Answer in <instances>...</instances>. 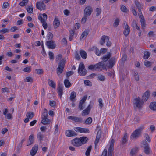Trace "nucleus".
Listing matches in <instances>:
<instances>
[{
    "label": "nucleus",
    "instance_id": "f3484780",
    "mask_svg": "<svg viewBox=\"0 0 156 156\" xmlns=\"http://www.w3.org/2000/svg\"><path fill=\"white\" fill-rule=\"evenodd\" d=\"M79 139L80 140V144L81 146L83 145L86 144L88 140V138L87 137L85 136H83L80 137Z\"/></svg>",
    "mask_w": 156,
    "mask_h": 156
},
{
    "label": "nucleus",
    "instance_id": "4be33fe9",
    "mask_svg": "<svg viewBox=\"0 0 156 156\" xmlns=\"http://www.w3.org/2000/svg\"><path fill=\"white\" fill-rule=\"evenodd\" d=\"M107 52V49H96L95 53L98 56L100 55L101 54H103Z\"/></svg>",
    "mask_w": 156,
    "mask_h": 156
},
{
    "label": "nucleus",
    "instance_id": "20e7f679",
    "mask_svg": "<svg viewBox=\"0 0 156 156\" xmlns=\"http://www.w3.org/2000/svg\"><path fill=\"white\" fill-rule=\"evenodd\" d=\"M135 102L134 103V105L139 109H141L144 101L138 97L135 99Z\"/></svg>",
    "mask_w": 156,
    "mask_h": 156
},
{
    "label": "nucleus",
    "instance_id": "9d476101",
    "mask_svg": "<svg viewBox=\"0 0 156 156\" xmlns=\"http://www.w3.org/2000/svg\"><path fill=\"white\" fill-rule=\"evenodd\" d=\"M142 143L143 144L144 152L146 154H149L150 148L147 142L146 141H143Z\"/></svg>",
    "mask_w": 156,
    "mask_h": 156
},
{
    "label": "nucleus",
    "instance_id": "39448f33",
    "mask_svg": "<svg viewBox=\"0 0 156 156\" xmlns=\"http://www.w3.org/2000/svg\"><path fill=\"white\" fill-rule=\"evenodd\" d=\"M78 73L80 74L82 76H84L86 74L87 71L83 63L81 62L80 64L78 69Z\"/></svg>",
    "mask_w": 156,
    "mask_h": 156
},
{
    "label": "nucleus",
    "instance_id": "aec40b11",
    "mask_svg": "<svg viewBox=\"0 0 156 156\" xmlns=\"http://www.w3.org/2000/svg\"><path fill=\"white\" fill-rule=\"evenodd\" d=\"M57 92L60 96V98H61L63 94V87L61 85H59L58 86L57 88Z\"/></svg>",
    "mask_w": 156,
    "mask_h": 156
},
{
    "label": "nucleus",
    "instance_id": "603ef678",
    "mask_svg": "<svg viewBox=\"0 0 156 156\" xmlns=\"http://www.w3.org/2000/svg\"><path fill=\"white\" fill-rule=\"evenodd\" d=\"M95 11L97 12L96 16H98L101 13V9L100 8H97L95 9Z\"/></svg>",
    "mask_w": 156,
    "mask_h": 156
},
{
    "label": "nucleus",
    "instance_id": "393cba45",
    "mask_svg": "<svg viewBox=\"0 0 156 156\" xmlns=\"http://www.w3.org/2000/svg\"><path fill=\"white\" fill-rule=\"evenodd\" d=\"M34 115L33 112L31 111L28 112L26 114V116L30 119H32L34 116Z\"/></svg>",
    "mask_w": 156,
    "mask_h": 156
},
{
    "label": "nucleus",
    "instance_id": "2f4dec72",
    "mask_svg": "<svg viewBox=\"0 0 156 156\" xmlns=\"http://www.w3.org/2000/svg\"><path fill=\"white\" fill-rule=\"evenodd\" d=\"M48 82L49 85L51 86V87L55 88L56 87V84L52 80L48 79Z\"/></svg>",
    "mask_w": 156,
    "mask_h": 156
},
{
    "label": "nucleus",
    "instance_id": "b1692460",
    "mask_svg": "<svg viewBox=\"0 0 156 156\" xmlns=\"http://www.w3.org/2000/svg\"><path fill=\"white\" fill-rule=\"evenodd\" d=\"M111 54L110 52L108 53L107 54L103 56L102 59L104 61L106 62L111 57Z\"/></svg>",
    "mask_w": 156,
    "mask_h": 156
},
{
    "label": "nucleus",
    "instance_id": "6ab92c4d",
    "mask_svg": "<svg viewBox=\"0 0 156 156\" xmlns=\"http://www.w3.org/2000/svg\"><path fill=\"white\" fill-rule=\"evenodd\" d=\"M149 95L150 92L149 91H146L143 95L142 99L144 102L146 101L149 98Z\"/></svg>",
    "mask_w": 156,
    "mask_h": 156
},
{
    "label": "nucleus",
    "instance_id": "f704fd0d",
    "mask_svg": "<svg viewBox=\"0 0 156 156\" xmlns=\"http://www.w3.org/2000/svg\"><path fill=\"white\" fill-rule=\"evenodd\" d=\"M64 83L65 87L66 88H69L71 86V84L68 79H65Z\"/></svg>",
    "mask_w": 156,
    "mask_h": 156
},
{
    "label": "nucleus",
    "instance_id": "5fc2aeb1",
    "mask_svg": "<svg viewBox=\"0 0 156 156\" xmlns=\"http://www.w3.org/2000/svg\"><path fill=\"white\" fill-rule=\"evenodd\" d=\"M121 9L122 12H126L128 10L126 7L124 5H122L121 8Z\"/></svg>",
    "mask_w": 156,
    "mask_h": 156
},
{
    "label": "nucleus",
    "instance_id": "8fccbe9b",
    "mask_svg": "<svg viewBox=\"0 0 156 156\" xmlns=\"http://www.w3.org/2000/svg\"><path fill=\"white\" fill-rule=\"evenodd\" d=\"M47 37L48 40H51L53 37V34L51 32H49L47 34Z\"/></svg>",
    "mask_w": 156,
    "mask_h": 156
},
{
    "label": "nucleus",
    "instance_id": "3c124183",
    "mask_svg": "<svg viewBox=\"0 0 156 156\" xmlns=\"http://www.w3.org/2000/svg\"><path fill=\"white\" fill-rule=\"evenodd\" d=\"M84 103H82V102H80L78 106V109L80 110H82L83 109L84 107L83 105Z\"/></svg>",
    "mask_w": 156,
    "mask_h": 156
},
{
    "label": "nucleus",
    "instance_id": "c756f323",
    "mask_svg": "<svg viewBox=\"0 0 156 156\" xmlns=\"http://www.w3.org/2000/svg\"><path fill=\"white\" fill-rule=\"evenodd\" d=\"M37 137L39 138L40 142H41L43 140V139L44 137V135L41 132H39L37 135Z\"/></svg>",
    "mask_w": 156,
    "mask_h": 156
},
{
    "label": "nucleus",
    "instance_id": "4d7b16f0",
    "mask_svg": "<svg viewBox=\"0 0 156 156\" xmlns=\"http://www.w3.org/2000/svg\"><path fill=\"white\" fill-rule=\"evenodd\" d=\"M74 73V72L73 71H70L66 73V76L68 78L69 76L73 74Z\"/></svg>",
    "mask_w": 156,
    "mask_h": 156
},
{
    "label": "nucleus",
    "instance_id": "0eeeda50",
    "mask_svg": "<svg viewBox=\"0 0 156 156\" xmlns=\"http://www.w3.org/2000/svg\"><path fill=\"white\" fill-rule=\"evenodd\" d=\"M69 119H70L76 122L81 123L83 122V119L81 117H78L76 116H69L67 117Z\"/></svg>",
    "mask_w": 156,
    "mask_h": 156
},
{
    "label": "nucleus",
    "instance_id": "cd10ccee",
    "mask_svg": "<svg viewBox=\"0 0 156 156\" xmlns=\"http://www.w3.org/2000/svg\"><path fill=\"white\" fill-rule=\"evenodd\" d=\"M149 107L151 110H156V102H152L151 103Z\"/></svg>",
    "mask_w": 156,
    "mask_h": 156
},
{
    "label": "nucleus",
    "instance_id": "bb28decb",
    "mask_svg": "<svg viewBox=\"0 0 156 156\" xmlns=\"http://www.w3.org/2000/svg\"><path fill=\"white\" fill-rule=\"evenodd\" d=\"M80 53L81 57L85 59L87 58V54L86 52L84 50H81L80 51Z\"/></svg>",
    "mask_w": 156,
    "mask_h": 156
},
{
    "label": "nucleus",
    "instance_id": "bf43d9fd",
    "mask_svg": "<svg viewBox=\"0 0 156 156\" xmlns=\"http://www.w3.org/2000/svg\"><path fill=\"white\" fill-rule=\"evenodd\" d=\"M87 16H88L84 15V17L82 18L81 20V22L82 23H84L86 22L87 19Z\"/></svg>",
    "mask_w": 156,
    "mask_h": 156
},
{
    "label": "nucleus",
    "instance_id": "864d4df0",
    "mask_svg": "<svg viewBox=\"0 0 156 156\" xmlns=\"http://www.w3.org/2000/svg\"><path fill=\"white\" fill-rule=\"evenodd\" d=\"M23 71L25 72L29 73L31 71V66H28L25 68L23 69Z\"/></svg>",
    "mask_w": 156,
    "mask_h": 156
},
{
    "label": "nucleus",
    "instance_id": "f257e3e1",
    "mask_svg": "<svg viewBox=\"0 0 156 156\" xmlns=\"http://www.w3.org/2000/svg\"><path fill=\"white\" fill-rule=\"evenodd\" d=\"M144 128V127L143 126L139 127L132 133L130 136L131 138L133 139L138 138L141 135L142 131Z\"/></svg>",
    "mask_w": 156,
    "mask_h": 156
},
{
    "label": "nucleus",
    "instance_id": "e2e57ef3",
    "mask_svg": "<svg viewBox=\"0 0 156 156\" xmlns=\"http://www.w3.org/2000/svg\"><path fill=\"white\" fill-rule=\"evenodd\" d=\"M102 99L100 98L98 100V102L99 103V106L101 108H102L103 107V104L102 103Z\"/></svg>",
    "mask_w": 156,
    "mask_h": 156
},
{
    "label": "nucleus",
    "instance_id": "a18cd8bd",
    "mask_svg": "<svg viewBox=\"0 0 156 156\" xmlns=\"http://www.w3.org/2000/svg\"><path fill=\"white\" fill-rule=\"evenodd\" d=\"M89 132V130L88 128H82L81 129V133H88Z\"/></svg>",
    "mask_w": 156,
    "mask_h": 156
},
{
    "label": "nucleus",
    "instance_id": "6e6552de",
    "mask_svg": "<svg viewBox=\"0 0 156 156\" xmlns=\"http://www.w3.org/2000/svg\"><path fill=\"white\" fill-rule=\"evenodd\" d=\"M36 6L38 9L41 11L44 10L46 9V5L43 1L37 2Z\"/></svg>",
    "mask_w": 156,
    "mask_h": 156
},
{
    "label": "nucleus",
    "instance_id": "052dcab7",
    "mask_svg": "<svg viewBox=\"0 0 156 156\" xmlns=\"http://www.w3.org/2000/svg\"><path fill=\"white\" fill-rule=\"evenodd\" d=\"M75 58L76 59L78 60L80 59V57L79 55L78 51H76L75 54Z\"/></svg>",
    "mask_w": 156,
    "mask_h": 156
},
{
    "label": "nucleus",
    "instance_id": "1a4fd4ad",
    "mask_svg": "<svg viewBox=\"0 0 156 156\" xmlns=\"http://www.w3.org/2000/svg\"><path fill=\"white\" fill-rule=\"evenodd\" d=\"M93 11V9L91 6H87L84 10V15L88 16L90 15Z\"/></svg>",
    "mask_w": 156,
    "mask_h": 156
},
{
    "label": "nucleus",
    "instance_id": "49530a36",
    "mask_svg": "<svg viewBox=\"0 0 156 156\" xmlns=\"http://www.w3.org/2000/svg\"><path fill=\"white\" fill-rule=\"evenodd\" d=\"M144 65L147 67H149L152 65V63L151 62L147 60H146L145 61H144Z\"/></svg>",
    "mask_w": 156,
    "mask_h": 156
},
{
    "label": "nucleus",
    "instance_id": "338daca9",
    "mask_svg": "<svg viewBox=\"0 0 156 156\" xmlns=\"http://www.w3.org/2000/svg\"><path fill=\"white\" fill-rule=\"evenodd\" d=\"M49 56L50 58L51 59H54V55L53 53L51 52H49Z\"/></svg>",
    "mask_w": 156,
    "mask_h": 156
},
{
    "label": "nucleus",
    "instance_id": "c9c22d12",
    "mask_svg": "<svg viewBox=\"0 0 156 156\" xmlns=\"http://www.w3.org/2000/svg\"><path fill=\"white\" fill-rule=\"evenodd\" d=\"M89 30H88L85 31L83 32L80 37V39H81L83 38L84 37H86L87 36L89 33Z\"/></svg>",
    "mask_w": 156,
    "mask_h": 156
},
{
    "label": "nucleus",
    "instance_id": "9b49d317",
    "mask_svg": "<svg viewBox=\"0 0 156 156\" xmlns=\"http://www.w3.org/2000/svg\"><path fill=\"white\" fill-rule=\"evenodd\" d=\"M46 44L48 48L50 49H54L56 46L55 42L52 40L47 41Z\"/></svg>",
    "mask_w": 156,
    "mask_h": 156
},
{
    "label": "nucleus",
    "instance_id": "de8ad7c7",
    "mask_svg": "<svg viewBox=\"0 0 156 156\" xmlns=\"http://www.w3.org/2000/svg\"><path fill=\"white\" fill-rule=\"evenodd\" d=\"M105 61H103L98 63L100 67H101L103 69L106 68V67L105 66Z\"/></svg>",
    "mask_w": 156,
    "mask_h": 156
},
{
    "label": "nucleus",
    "instance_id": "72a5a7b5",
    "mask_svg": "<svg viewBox=\"0 0 156 156\" xmlns=\"http://www.w3.org/2000/svg\"><path fill=\"white\" fill-rule=\"evenodd\" d=\"M92 122V118L90 117H88L84 122V124L87 125H89L91 124Z\"/></svg>",
    "mask_w": 156,
    "mask_h": 156
},
{
    "label": "nucleus",
    "instance_id": "774afa93",
    "mask_svg": "<svg viewBox=\"0 0 156 156\" xmlns=\"http://www.w3.org/2000/svg\"><path fill=\"white\" fill-rule=\"evenodd\" d=\"M17 29V27L15 26H14L12 27L10 30V31L12 32H14Z\"/></svg>",
    "mask_w": 156,
    "mask_h": 156
},
{
    "label": "nucleus",
    "instance_id": "7ed1b4c3",
    "mask_svg": "<svg viewBox=\"0 0 156 156\" xmlns=\"http://www.w3.org/2000/svg\"><path fill=\"white\" fill-rule=\"evenodd\" d=\"M65 59H62L59 63L57 69V73L58 75H60L62 72L65 64Z\"/></svg>",
    "mask_w": 156,
    "mask_h": 156
},
{
    "label": "nucleus",
    "instance_id": "69168bd1",
    "mask_svg": "<svg viewBox=\"0 0 156 156\" xmlns=\"http://www.w3.org/2000/svg\"><path fill=\"white\" fill-rule=\"evenodd\" d=\"M9 4L7 2H4L3 4L2 8L3 9L6 8L9 6Z\"/></svg>",
    "mask_w": 156,
    "mask_h": 156
},
{
    "label": "nucleus",
    "instance_id": "c85d7f7f",
    "mask_svg": "<svg viewBox=\"0 0 156 156\" xmlns=\"http://www.w3.org/2000/svg\"><path fill=\"white\" fill-rule=\"evenodd\" d=\"M90 105H89V106L87 107V109H85L82 111V116L86 115L89 114L90 110V109L89 108V107Z\"/></svg>",
    "mask_w": 156,
    "mask_h": 156
},
{
    "label": "nucleus",
    "instance_id": "f8f14e48",
    "mask_svg": "<svg viewBox=\"0 0 156 156\" xmlns=\"http://www.w3.org/2000/svg\"><path fill=\"white\" fill-rule=\"evenodd\" d=\"M72 144L73 146L76 147L81 146L80 140L79 138H76L71 141Z\"/></svg>",
    "mask_w": 156,
    "mask_h": 156
},
{
    "label": "nucleus",
    "instance_id": "0e129e2a",
    "mask_svg": "<svg viewBox=\"0 0 156 156\" xmlns=\"http://www.w3.org/2000/svg\"><path fill=\"white\" fill-rule=\"evenodd\" d=\"M27 80V82H33V79L30 77L28 76L26 78Z\"/></svg>",
    "mask_w": 156,
    "mask_h": 156
},
{
    "label": "nucleus",
    "instance_id": "ea45409f",
    "mask_svg": "<svg viewBox=\"0 0 156 156\" xmlns=\"http://www.w3.org/2000/svg\"><path fill=\"white\" fill-rule=\"evenodd\" d=\"M26 9L29 13H31L33 12V9L32 5L28 6L26 8Z\"/></svg>",
    "mask_w": 156,
    "mask_h": 156
},
{
    "label": "nucleus",
    "instance_id": "5701e85b",
    "mask_svg": "<svg viewBox=\"0 0 156 156\" xmlns=\"http://www.w3.org/2000/svg\"><path fill=\"white\" fill-rule=\"evenodd\" d=\"M135 4L138 9V11L140 12H141V9L142 8V5L140 3L139 1L137 0H136L135 2Z\"/></svg>",
    "mask_w": 156,
    "mask_h": 156
},
{
    "label": "nucleus",
    "instance_id": "2eb2a0df",
    "mask_svg": "<svg viewBox=\"0 0 156 156\" xmlns=\"http://www.w3.org/2000/svg\"><path fill=\"white\" fill-rule=\"evenodd\" d=\"M130 32V29L128 25L126 23L124 28V30L123 32V34L126 37L129 34Z\"/></svg>",
    "mask_w": 156,
    "mask_h": 156
},
{
    "label": "nucleus",
    "instance_id": "412c9836",
    "mask_svg": "<svg viewBox=\"0 0 156 156\" xmlns=\"http://www.w3.org/2000/svg\"><path fill=\"white\" fill-rule=\"evenodd\" d=\"M60 24V22L58 18L55 17L53 22V25L54 28H57L59 26Z\"/></svg>",
    "mask_w": 156,
    "mask_h": 156
},
{
    "label": "nucleus",
    "instance_id": "58836bf2",
    "mask_svg": "<svg viewBox=\"0 0 156 156\" xmlns=\"http://www.w3.org/2000/svg\"><path fill=\"white\" fill-rule=\"evenodd\" d=\"M76 93L74 91L72 92L71 93L70 99L71 101H73V100L76 97Z\"/></svg>",
    "mask_w": 156,
    "mask_h": 156
},
{
    "label": "nucleus",
    "instance_id": "ddd939ff",
    "mask_svg": "<svg viewBox=\"0 0 156 156\" xmlns=\"http://www.w3.org/2000/svg\"><path fill=\"white\" fill-rule=\"evenodd\" d=\"M65 134L67 136L69 137L76 136L77 135V133L74 131L69 130H66Z\"/></svg>",
    "mask_w": 156,
    "mask_h": 156
},
{
    "label": "nucleus",
    "instance_id": "7c9ffc66",
    "mask_svg": "<svg viewBox=\"0 0 156 156\" xmlns=\"http://www.w3.org/2000/svg\"><path fill=\"white\" fill-rule=\"evenodd\" d=\"M128 140V136L127 133L125 132L122 138V143L123 144H125Z\"/></svg>",
    "mask_w": 156,
    "mask_h": 156
},
{
    "label": "nucleus",
    "instance_id": "f03ea898",
    "mask_svg": "<svg viewBox=\"0 0 156 156\" xmlns=\"http://www.w3.org/2000/svg\"><path fill=\"white\" fill-rule=\"evenodd\" d=\"M47 16L46 13H43L42 14L40 13L38 16V19L43 23L42 25L44 29H46L47 28V24L45 22L47 19Z\"/></svg>",
    "mask_w": 156,
    "mask_h": 156
},
{
    "label": "nucleus",
    "instance_id": "4c0bfd02",
    "mask_svg": "<svg viewBox=\"0 0 156 156\" xmlns=\"http://www.w3.org/2000/svg\"><path fill=\"white\" fill-rule=\"evenodd\" d=\"M144 56L143 57V58L145 59H147L150 55V53L147 51H145L144 52Z\"/></svg>",
    "mask_w": 156,
    "mask_h": 156
},
{
    "label": "nucleus",
    "instance_id": "a211bd4d",
    "mask_svg": "<svg viewBox=\"0 0 156 156\" xmlns=\"http://www.w3.org/2000/svg\"><path fill=\"white\" fill-rule=\"evenodd\" d=\"M116 59L114 57H112L110 58L108 62L109 63V68H112L114 66L115 63Z\"/></svg>",
    "mask_w": 156,
    "mask_h": 156
},
{
    "label": "nucleus",
    "instance_id": "6e6d98bb",
    "mask_svg": "<svg viewBox=\"0 0 156 156\" xmlns=\"http://www.w3.org/2000/svg\"><path fill=\"white\" fill-rule=\"evenodd\" d=\"M37 74H43V70L42 69H37L36 70Z\"/></svg>",
    "mask_w": 156,
    "mask_h": 156
},
{
    "label": "nucleus",
    "instance_id": "79ce46f5",
    "mask_svg": "<svg viewBox=\"0 0 156 156\" xmlns=\"http://www.w3.org/2000/svg\"><path fill=\"white\" fill-rule=\"evenodd\" d=\"M91 148L92 146H90L87 149L85 153L86 155V156H88L90 155Z\"/></svg>",
    "mask_w": 156,
    "mask_h": 156
},
{
    "label": "nucleus",
    "instance_id": "09e8293b",
    "mask_svg": "<svg viewBox=\"0 0 156 156\" xmlns=\"http://www.w3.org/2000/svg\"><path fill=\"white\" fill-rule=\"evenodd\" d=\"M120 20L118 18H117L115 21L113 26L115 27H116L119 25Z\"/></svg>",
    "mask_w": 156,
    "mask_h": 156
},
{
    "label": "nucleus",
    "instance_id": "680f3d73",
    "mask_svg": "<svg viewBox=\"0 0 156 156\" xmlns=\"http://www.w3.org/2000/svg\"><path fill=\"white\" fill-rule=\"evenodd\" d=\"M9 30L8 29L6 28H3L0 30V33L4 34L5 33L8 32Z\"/></svg>",
    "mask_w": 156,
    "mask_h": 156
},
{
    "label": "nucleus",
    "instance_id": "c03bdc74",
    "mask_svg": "<svg viewBox=\"0 0 156 156\" xmlns=\"http://www.w3.org/2000/svg\"><path fill=\"white\" fill-rule=\"evenodd\" d=\"M28 0H23L20 3V5L22 6H24L28 2Z\"/></svg>",
    "mask_w": 156,
    "mask_h": 156
},
{
    "label": "nucleus",
    "instance_id": "37998d69",
    "mask_svg": "<svg viewBox=\"0 0 156 156\" xmlns=\"http://www.w3.org/2000/svg\"><path fill=\"white\" fill-rule=\"evenodd\" d=\"M98 79L101 81H103L105 80V76L101 75H98Z\"/></svg>",
    "mask_w": 156,
    "mask_h": 156
},
{
    "label": "nucleus",
    "instance_id": "473e14b6",
    "mask_svg": "<svg viewBox=\"0 0 156 156\" xmlns=\"http://www.w3.org/2000/svg\"><path fill=\"white\" fill-rule=\"evenodd\" d=\"M34 136L33 135H31L29 136L28 144L27 145V146H29L32 144L34 142Z\"/></svg>",
    "mask_w": 156,
    "mask_h": 156
},
{
    "label": "nucleus",
    "instance_id": "423d86ee",
    "mask_svg": "<svg viewBox=\"0 0 156 156\" xmlns=\"http://www.w3.org/2000/svg\"><path fill=\"white\" fill-rule=\"evenodd\" d=\"M115 140L112 139L110 142L109 147L108 149V156H112L114 150V145Z\"/></svg>",
    "mask_w": 156,
    "mask_h": 156
},
{
    "label": "nucleus",
    "instance_id": "a878e982",
    "mask_svg": "<svg viewBox=\"0 0 156 156\" xmlns=\"http://www.w3.org/2000/svg\"><path fill=\"white\" fill-rule=\"evenodd\" d=\"M42 120L41 121V123L44 125H46L50 123V121L47 118H42Z\"/></svg>",
    "mask_w": 156,
    "mask_h": 156
},
{
    "label": "nucleus",
    "instance_id": "a19ab883",
    "mask_svg": "<svg viewBox=\"0 0 156 156\" xmlns=\"http://www.w3.org/2000/svg\"><path fill=\"white\" fill-rule=\"evenodd\" d=\"M138 149V148L137 147H135V148L132 149L130 152L131 155L133 156L136 154Z\"/></svg>",
    "mask_w": 156,
    "mask_h": 156
},
{
    "label": "nucleus",
    "instance_id": "dca6fc26",
    "mask_svg": "<svg viewBox=\"0 0 156 156\" xmlns=\"http://www.w3.org/2000/svg\"><path fill=\"white\" fill-rule=\"evenodd\" d=\"M109 38L108 36H103L100 41V43L101 45H103L105 42H107V41L109 40Z\"/></svg>",
    "mask_w": 156,
    "mask_h": 156
},
{
    "label": "nucleus",
    "instance_id": "13d9d810",
    "mask_svg": "<svg viewBox=\"0 0 156 156\" xmlns=\"http://www.w3.org/2000/svg\"><path fill=\"white\" fill-rule=\"evenodd\" d=\"M144 135L146 140H147L149 142H150L151 140L148 134L147 133H145L144 134Z\"/></svg>",
    "mask_w": 156,
    "mask_h": 156
},
{
    "label": "nucleus",
    "instance_id": "e433bc0d",
    "mask_svg": "<svg viewBox=\"0 0 156 156\" xmlns=\"http://www.w3.org/2000/svg\"><path fill=\"white\" fill-rule=\"evenodd\" d=\"M48 116V112L47 109L44 108L43 112L42 113L41 118H47Z\"/></svg>",
    "mask_w": 156,
    "mask_h": 156
},
{
    "label": "nucleus",
    "instance_id": "4468645a",
    "mask_svg": "<svg viewBox=\"0 0 156 156\" xmlns=\"http://www.w3.org/2000/svg\"><path fill=\"white\" fill-rule=\"evenodd\" d=\"M38 145H35L32 147L30 151V154L32 156H34L35 155L38 150Z\"/></svg>",
    "mask_w": 156,
    "mask_h": 156
}]
</instances>
